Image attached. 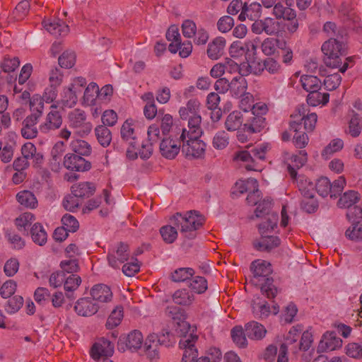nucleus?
<instances>
[{"instance_id": "obj_1", "label": "nucleus", "mask_w": 362, "mask_h": 362, "mask_svg": "<svg viewBox=\"0 0 362 362\" xmlns=\"http://www.w3.org/2000/svg\"><path fill=\"white\" fill-rule=\"evenodd\" d=\"M250 268L253 273L252 281L261 284V291L268 298H274L277 288L273 285L272 279L268 277L272 272L271 264L257 259L252 262Z\"/></svg>"}, {"instance_id": "obj_2", "label": "nucleus", "mask_w": 362, "mask_h": 362, "mask_svg": "<svg viewBox=\"0 0 362 362\" xmlns=\"http://www.w3.org/2000/svg\"><path fill=\"white\" fill-rule=\"evenodd\" d=\"M205 222V218L198 211H190L185 215L177 213L170 218V223L177 228L186 238H195V231L200 228Z\"/></svg>"}, {"instance_id": "obj_3", "label": "nucleus", "mask_w": 362, "mask_h": 362, "mask_svg": "<svg viewBox=\"0 0 362 362\" xmlns=\"http://www.w3.org/2000/svg\"><path fill=\"white\" fill-rule=\"evenodd\" d=\"M203 130L199 129L197 135L192 134L190 131L182 129L180 136L182 142V152L187 159H199L204 156L206 151V144L200 139Z\"/></svg>"}, {"instance_id": "obj_4", "label": "nucleus", "mask_w": 362, "mask_h": 362, "mask_svg": "<svg viewBox=\"0 0 362 362\" xmlns=\"http://www.w3.org/2000/svg\"><path fill=\"white\" fill-rule=\"evenodd\" d=\"M179 115L181 119L188 122L187 127L182 129L190 131V133L194 135L199 133V129H202L200 103L197 99H190L185 106L180 108Z\"/></svg>"}, {"instance_id": "obj_5", "label": "nucleus", "mask_w": 362, "mask_h": 362, "mask_svg": "<svg viewBox=\"0 0 362 362\" xmlns=\"http://www.w3.org/2000/svg\"><path fill=\"white\" fill-rule=\"evenodd\" d=\"M268 148V144H262L254 146L250 151H239L234 153L233 160L245 163V168L248 170H257V162L265 159Z\"/></svg>"}, {"instance_id": "obj_6", "label": "nucleus", "mask_w": 362, "mask_h": 362, "mask_svg": "<svg viewBox=\"0 0 362 362\" xmlns=\"http://www.w3.org/2000/svg\"><path fill=\"white\" fill-rule=\"evenodd\" d=\"M322 51L326 56L324 59L325 64L329 67L338 68L341 64L340 57L346 54V45L342 42L330 37L323 43Z\"/></svg>"}, {"instance_id": "obj_7", "label": "nucleus", "mask_w": 362, "mask_h": 362, "mask_svg": "<svg viewBox=\"0 0 362 362\" xmlns=\"http://www.w3.org/2000/svg\"><path fill=\"white\" fill-rule=\"evenodd\" d=\"M40 104L39 99H35V102L34 99L33 101V107H30L31 114L27 116L23 122L21 135L26 139H32L37 136L38 129L36 124L42 115V105Z\"/></svg>"}, {"instance_id": "obj_8", "label": "nucleus", "mask_w": 362, "mask_h": 362, "mask_svg": "<svg viewBox=\"0 0 362 362\" xmlns=\"http://www.w3.org/2000/svg\"><path fill=\"white\" fill-rule=\"evenodd\" d=\"M298 114L292 115L293 120L290 122V127L294 132L300 131L301 122L303 121L304 129L307 132H312L315 127L317 116L315 113H309L305 105L297 108Z\"/></svg>"}, {"instance_id": "obj_9", "label": "nucleus", "mask_w": 362, "mask_h": 362, "mask_svg": "<svg viewBox=\"0 0 362 362\" xmlns=\"http://www.w3.org/2000/svg\"><path fill=\"white\" fill-rule=\"evenodd\" d=\"M68 119L70 127L75 129L78 135L83 136L91 132L92 124L86 121L85 111L81 109H74L69 113Z\"/></svg>"}, {"instance_id": "obj_10", "label": "nucleus", "mask_w": 362, "mask_h": 362, "mask_svg": "<svg viewBox=\"0 0 362 362\" xmlns=\"http://www.w3.org/2000/svg\"><path fill=\"white\" fill-rule=\"evenodd\" d=\"M129 257L130 252L129 245L120 243L109 250L107 259L108 264L111 267L119 269L122 264L129 259Z\"/></svg>"}, {"instance_id": "obj_11", "label": "nucleus", "mask_w": 362, "mask_h": 362, "mask_svg": "<svg viewBox=\"0 0 362 362\" xmlns=\"http://www.w3.org/2000/svg\"><path fill=\"white\" fill-rule=\"evenodd\" d=\"M56 105L50 106V111L47 115L45 120L40 124L39 131L44 134H51L60 128L62 124V117L57 110Z\"/></svg>"}, {"instance_id": "obj_12", "label": "nucleus", "mask_w": 362, "mask_h": 362, "mask_svg": "<svg viewBox=\"0 0 362 362\" xmlns=\"http://www.w3.org/2000/svg\"><path fill=\"white\" fill-rule=\"evenodd\" d=\"M144 342L143 335L139 330H133L127 336L120 337L117 343L118 350L136 351L141 349Z\"/></svg>"}, {"instance_id": "obj_13", "label": "nucleus", "mask_w": 362, "mask_h": 362, "mask_svg": "<svg viewBox=\"0 0 362 362\" xmlns=\"http://www.w3.org/2000/svg\"><path fill=\"white\" fill-rule=\"evenodd\" d=\"M280 28L279 23L274 18L267 17L263 19H258L253 22L251 25V31L256 34L260 35L263 33L268 35H276L279 33Z\"/></svg>"}, {"instance_id": "obj_14", "label": "nucleus", "mask_w": 362, "mask_h": 362, "mask_svg": "<svg viewBox=\"0 0 362 362\" xmlns=\"http://www.w3.org/2000/svg\"><path fill=\"white\" fill-rule=\"evenodd\" d=\"M170 340L162 339L158 338V335L151 334L148 336L144 344V349L147 358L152 361L159 357V346L163 344L166 346H169Z\"/></svg>"}, {"instance_id": "obj_15", "label": "nucleus", "mask_w": 362, "mask_h": 362, "mask_svg": "<svg viewBox=\"0 0 362 362\" xmlns=\"http://www.w3.org/2000/svg\"><path fill=\"white\" fill-rule=\"evenodd\" d=\"M82 156L75 153H67L64 158V167L78 172L89 170L91 168V163Z\"/></svg>"}, {"instance_id": "obj_16", "label": "nucleus", "mask_w": 362, "mask_h": 362, "mask_svg": "<svg viewBox=\"0 0 362 362\" xmlns=\"http://www.w3.org/2000/svg\"><path fill=\"white\" fill-rule=\"evenodd\" d=\"M248 66L250 69V72L255 75H260L264 70L271 74H277L281 71L279 63L271 57L267 58L262 63L254 62Z\"/></svg>"}, {"instance_id": "obj_17", "label": "nucleus", "mask_w": 362, "mask_h": 362, "mask_svg": "<svg viewBox=\"0 0 362 362\" xmlns=\"http://www.w3.org/2000/svg\"><path fill=\"white\" fill-rule=\"evenodd\" d=\"M182 141L175 140L170 136L163 138L160 144L159 149L161 155L167 159H173L182 149L180 143Z\"/></svg>"}, {"instance_id": "obj_18", "label": "nucleus", "mask_w": 362, "mask_h": 362, "mask_svg": "<svg viewBox=\"0 0 362 362\" xmlns=\"http://www.w3.org/2000/svg\"><path fill=\"white\" fill-rule=\"evenodd\" d=\"M114 353V344L105 338H100L92 346L90 356L93 359L109 357Z\"/></svg>"}, {"instance_id": "obj_19", "label": "nucleus", "mask_w": 362, "mask_h": 362, "mask_svg": "<svg viewBox=\"0 0 362 362\" xmlns=\"http://www.w3.org/2000/svg\"><path fill=\"white\" fill-rule=\"evenodd\" d=\"M93 298L84 297L79 298L75 303L74 310L83 317H90L95 315L99 309L97 303L93 302Z\"/></svg>"}, {"instance_id": "obj_20", "label": "nucleus", "mask_w": 362, "mask_h": 362, "mask_svg": "<svg viewBox=\"0 0 362 362\" xmlns=\"http://www.w3.org/2000/svg\"><path fill=\"white\" fill-rule=\"evenodd\" d=\"M42 24L46 30L55 37L65 36L69 32V26L60 19L45 20Z\"/></svg>"}, {"instance_id": "obj_21", "label": "nucleus", "mask_w": 362, "mask_h": 362, "mask_svg": "<svg viewBox=\"0 0 362 362\" xmlns=\"http://www.w3.org/2000/svg\"><path fill=\"white\" fill-rule=\"evenodd\" d=\"M90 294L93 300L100 303H108L112 299V292L109 286L103 284L93 286Z\"/></svg>"}, {"instance_id": "obj_22", "label": "nucleus", "mask_w": 362, "mask_h": 362, "mask_svg": "<svg viewBox=\"0 0 362 362\" xmlns=\"http://www.w3.org/2000/svg\"><path fill=\"white\" fill-rule=\"evenodd\" d=\"M262 14V6L259 3H245V7L238 16L240 21H245L248 19L250 21H257Z\"/></svg>"}, {"instance_id": "obj_23", "label": "nucleus", "mask_w": 362, "mask_h": 362, "mask_svg": "<svg viewBox=\"0 0 362 362\" xmlns=\"http://www.w3.org/2000/svg\"><path fill=\"white\" fill-rule=\"evenodd\" d=\"M342 341L337 337L334 332H326L323 334L319 344V349L322 351H333L341 346Z\"/></svg>"}, {"instance_id": "obj_24", "label": "nucleus", "mask_w": 362, "mask_h": 362, "mask_svg": "<svg viewBox=\"0 0 362 362\" xmlns=\"http://www.w3.org/2000/svg\"><path fill=\"white\" fill-rule=\"evenodd\" d=\"M245 332L250 339L261 340L265 337L267 329L262 324L256 321H250L245 324Z\"/></svg>"}, {"instance_id": "obj_25", "label": "nucleus", "mask_w": 362, "mask_h": 362, "mask_svg": "<svg viewBox=\"0 0 362 362\" xmlns=\"http://www.w3.org/2000/svg\"><path fill=\"white\" fill-rule=\"evenodd\" d=\"M247 82L243 74L235 76L230 81V93L234 98H240L247 93Z\"/></svg>"}, {"instance_id": "obj_26", "label": "nucleus", "mask_w": 362, "mask_h": 362, "mask_svg": "<svg viewBox=\"0 0 362 362\" xmlns=\"http://www.w3.org/2000/svg\"><path fill=\"white\" fill-rule=\"evenodd\" d=\"M226 47V40L223 37L214 38L209 45L207 55L211 59H218L223 54Z\"/></svg>"}, {"instance_id": "obj_27", "label": "nucleus", "mask_w": 362, "mask_h": 362, "mask_svg": "<svg viewBox=\"0 0 362 362\" xmlns=\"http://www.w3.org/2000/svg\"><path fill=\"white\" fill-rule=\"evenodd\" d=\"M280 243V239L277 236L264 235L259 241L254 243V246L259 251L269 252L277 247Z\"/></svg>"}, {"instance_id": "obj_28", "label": "nucleus", "mask_w": 362, "mask_h": 362, "mask_svg": "<svg viewBox=\"0 0 362 362\" xmlns=\"http://www.w3.org/2000/svg\"><path fill=\"white\" fill-rule=\"evenodd\" d=\"M266 126L265 118L261 115H253L244 124V130L250 134L260 132Z\"/></svg>"}, {"instance_id": "obj_29", "label": "nucleus", "mask_w": 362, "mask_h": 362, "mask_svg": "<svg viewBox=\"0 0 362 362\" xmlns=\"http://www.w3.org/2000/svg\"><path fill=\"white\" fill-rule=\"evenodd\" d=\"M95 186L90 182H83L71 187V192L78 198L89 197L94 194Z\"/></svg>"}, {"instance_id": "obj_30", "label": "nucleus", "mask_w": 362, "mask_h": 362, "mask_svg": "<svg viewBox=\"0 0 362 362\" xmlns=\"http://www.w3.org/2000/svg\"><path fill=\"white\" fill-rule=\"evenodd\" d=\"M302 331L303 327L301 325H298L292 327L286 335L285 342L283 343L284 344H287V346H290V350L293 354H296L298 352V348L297 346H296V343L297 342Z\"/></svg>"}, {"instance_id": "obj_31", "label": "nucleus", "mask_w": 362, "mask_h": 362, "mask_svg": "<svg viewBox=\"0 0 362 362\" xmlns=\"http://www.w3.org/2000/svg\"><path fill=\"white\" fill-rule=\"evenodd\" d=\"M320 89L311 90L307 97V103L311 106L325 105L329 102V94L328 93H322Z\"/></svg>"}, {"instance_id": "obj_32", "label": "nucleus", "mask_w": 362, "mask_h": 362, "mask_svg": "<svg viewBox=\"0 0 362 362\" xmlns=\"http://www.w3.org/2000/svg\"><path fill=\"white\" fill-rule=\"evenodd\" d=\"M165 314L177 324L180 325L182 322L183 326L187 325V323L185 322L186 318L185 312L180 307L175 305H168L165 310Z\"/></svg>"}, {"instance_id": "obj_33", "label": "nucleus", "mask_w": 362, "mask_h": 362, "mask_svg": "<svg viewBox=\"0 0 362 362\" xmlns=\"http://www.w3.org/2000/svg\"><path fill=\"white\" fill-rule=\"evenodd\" d=\"M360 199L359 194L354 190H349L339 198L337 206L339 208H351Z\"/></svg>"}, {"instance_id": "obj_34", "label": "nucleus", "mask_w": 362, "mask_h": 362, "mask_svg": "<svg viewBox=\"0 0 362 362\" xmlns=\"http://www.w3.org/2000/svg\"><path fill=\"white\" fill-rule=\"evenodd\" d=\"M70 148L75 154L83 156H88L92 151L90 145L81 139L73 140L70 144Z\"/></svg>"}, {"instance_id": "obj_35", "label": "nucleus", "mask_w": 362, "mask_h": 362, "mask_svg": "<svg viewBox=\"0 0 362 362\" xmlns=\"http://www.w3.org/2000/svg\"><path fill=\"white\" fill-rule=\"evenodd\" d=\"M173 300L177 305L187 306L192 303L194 300V296L187 289H181L174 293Z\"/></svg>"}, {"instance_id": "obj_36", "label": "nucleus", "mask_w": 362, "mask_h": 362, "mask_svg": "<svg viewBox=\"0 0 362 362\" xmlns=\"http://www.w3.org/2000/svg\"><path fill=\"white\" fill-rule=\"evenodd\" d=\"M133 126L132 122L129 120H126L121 127V136L129 146H133V144L136 143V134Z\"/></svg>"}, {"instance_id": "obj_37", "label": "nucleus", "mask_w": 362, "mask_h": 362, "mask_svg": "<svg viewBox=\"0 0 362 362\" xmlns=\"http://www.w3.org/2000/svg\"><path fill=\"white\" fill-rule=\"evenodd\" d=\"M303 191L304 192V197H303L300 202L301 209L307 213L315 212L318 208V202L315 197V194L311 195L308 191H305L304 188H303Z\"/></svg>"}, {"instance_id": "obj_38", "label": "nucleus", "mask_w": 362, "mask_h": 362, "mask_svg": "<svg viewBox=\"0 0 362 362\" xmlns=\"http://www.w3.org/2000/svg\"><path fill=\"white\" fill-rule=\"evenodd\" d=\"M282 41L281 40L273 37L264 39L261 45L262 52L267 56L274 54L277 48L279 49L280 42H282Z\"/></svg>"}, {"instance_id": "obj_39", "label": "nucleus", "mask_w": 362, "mask_h": 362, "mask_svg": "<svg viewBox=\"0 0 362 362\" xmlns=\"http://www.w3.org/2000/svg\"><path fill=\"white\" fill-rule=\"evenodd\" d=\"M57 95V90L56 87H50L49 88H46L45 90V93H43V95L41 97L39 95H34L31 99H30V107H33V101L35 99L40 100V103H42V113L44 110V102H46L47 103H52L54 101V100L56 98Z\"/></svg>"}, {"instance_id": "obj_40", "label": "nucleus", "mask_w": 362, "mask_h": 362, "mask_svg": "<svg viewBox=\"0 0 362 362\" xmlns=\"http://www.w3.org/2000/svg\"><path fill=\"white\" fill-rule=\"evenodd\" d=\"M242 114L238 111H233L227 117L225 126L228 131L233 132L239 129L242 125Z\"/></svg>"}, {"instance_id": "obj_41", "label": "nucleus", "mask_w": 362, "mask_h": 362, "mask_svg": "<svg viewBox=\"0 0 362 362\" xmlns=\"http://www.w3.org/2000/svg\"><path fill=\"white\" fill-rule=\"evenodd\" d=\"M18 202L23 206L28 208H35L37 204V201L34 195L30 191H21L16 195Z\"/></svg>"}, {"instance_id": "obj_42", "label": "nucleus", "mask_w": 362, "mask_h": 362, "mask_svg": "<svg viewBox=\"0 0 362 362\" xmlns=\"http://www.w3.org/2000/svg\"><path fill=\"white\" fill-rule=\"evenodd\" d=\"M99 95L98 86L95 83H89L84 91V103L88 105H94L97 98H99Z\"/></svg>"}, {"instance_id": "obj_43", "label": "nucleus", "mask_w": 362, "mask_h": 362, "mask_svg": "<svg viewBox=\"0 0 362 362\" xmlns=\"http://www.w3.org/2000/svg\"><path fill=\"white\" fill-rule=\"evenodd\" d=\"M300 82L303 88L309 93L311 90L320 89L322 85L320 80L317 77L311 75L302 76Z\"/></svg>"}, {"instance_id": "obj_44", "label": "nucleus", "mask_w": 362, "mask_h": 362, "mask_svg": "<svg viewBox=\"0 0 362 362\" xmlns=\"http://www.w3.org/2000/svg\"><path fill=\"white\" fill-rule=\"evenodd\" d=\"M33 240L39 245H44L47 238V235L42 226L40 223H35L30 230Z\"/></svg>"}, {"instance_id": "obj_45", "label": "nucleus", "mask_w": 362, "mask_h": 362, "mask_svg": "<svg viewBox=\"0 0 362 362\" xmlns=\"http://www.w3.org/2000/svg\"><path fill=\"white\" fill-rule=\"evenodd\" d=\"M95 136L100 144L103 147L110 145L112 140V134L110 129L105 125L98 126L95 129Z\"/></svg>"}, {"instance_id": "obj_46", "label": "nucleus", "mask_w": 362, "mask_h": 362, "mask_svg": "<svg viewBox=\"0 0 362 362\" xmlns=\"http://www.w3.org/2000/svg\"><path fill=\"white\" fill-rule=\"evenodd\" d=\"M176 226L170 223V225L164 226L160 228V233L163 241L168 244L175 242L177 238V231Z\"/></svg>"}, {"instance_id": "obj_47", "label": "nucleus", "mask_w": 362, "mask_h": 362, "mask_svg": "<svg viewBox=\"0 0 362 362\" xmlns=\"http://www.w3.org/2000/svg\"><path fill=\"white\" fill-rule=\"evenodd\" d=\"M123 318V308L122 306H117L110 313L106 322L107 329H113L118 326Z\"/></svg>"}, {"instance_id": "obj_48", "label": "nucleus", "mask_w": 362, "mask_h": 362, "mask_svg": "<svg viewBox=\"0 0 362 362\" xmlns=\"http://www.w3.org/2000/svg\"><path fill=\"white\" fill-rule=\"evenodd\" d=\"M233 342L240 348H245L247 345V341L245 337V332L242 326L234 327L230 332Z\"/></svg>"}, {"instance_id": "obj_49", "label": "nucleus", "mask_w": 362, "mask_h": 362, "mask_svg": "<svg viewBox=\"0 0 362 362\" xmlns=\"http://www.w3.org/2000/svg\"><path fill=\"white\" fill-rule=\"evenodd\" d=\"M344 146V142L340 139H334L332 140L329 144L325 146L322 151V156L327 159L333 153L339 151Z\"/></svg>"}, {"instance_id": "obj_50", "label": "nucleus", "mask_w": 362, "mask_h": 362, "mask_svg": "<svg viewBox=\"0 0 362 362\" xmlns=\"http://www.w3.org/2000/svg\"><path fill=\"white\" fill-rule=\"evenodd\" d=\"M194 274V272L192 268H179L172 273L171 279L175 282L185 281L192 277Z\"/></svg>"}, {"instance_id": "obj_51", "label": "nucleus", "mask_w": 362, "mask_h": 362, "mask_svg": "<svg viewBox=\"0 0 362 362\" xmlns=\"http://www.w3.org/2000/svg\"><path fill=\"white\" fill-rule=\"evenodd\" d=\"M35 220V216L30 212H25L21 214L16 218V226L19 230H26V227L29 226Z\"/></svg>"}, {"instance_id": "obj_52", "label": "nucleus", "mask_w": 362, "mask_h": 362, "mask_svg": "<svg viewBox=\"0 0 362 362\" xmlns=\"http://www.w3.org/2000/svg\"><path fill=\"white\" fill-rule=\"evenodd\" d=\"M362 129V122L357 114H354L349 122L348 133L353 137L358 136Z\"/></svg>"}, {"instance_id": "obj_53", "label": "nucleus", "mask_w": 362, "mask_h": 362, "mask_svg": "<svg viewBox=\"0 0 362 362\" xmlns=\"http://www.w3.org/2000/svg\"><path fill=\"white\" fill-rule=\"evenodd\" d=\"M228 134L224 131H221L214 136L212 145L216 149L221 150L228 145Z\"/></svg>"}, {"instance_id": "obj_54", "label": "nucleus", "mask_w": 362, "mask_h": 362, "mask_svg": "<svg viewBox=\"0 0 362 362\" xmlns=\"http://www.w3.org/2000/svg\"><path fill=\"white\" fill-rule=\"evenodd\" d=\"M23 305V298L21 296H15L7 301L6 311L9 314L18 312Z\"/></svg>"}, {"instance_id": "obj_55", "label": "nucleus", "mask_w": 362, "mask_h": 362, "mask_svg": "<svg viewBox=\"0 0 362 362\" xmlns=\"http://www.w3.org/2000/svg\"><path fill=\"white\" fill-rule=\"evenodd\" d=\"M189 287L197 293H203L207 289V281L202 276H195L192 279Z\"/></svg>"}, {"instance_id": "obj_56", "label": "nucleus", "mask_w": 362, "mask_h": 362, "mask_svg": "<svg viewBox=\"0 0 362 362\" xmlns=\"http://www.w3.org/2000/svg\"><path fill=\"white\" fill-rule=\"evenodd\" d=\"M331 182L327 177H321L315 183V189L317 193L325 197L330 193Z\"/></svg>"}, {"instance_id": "obj_57", "label": "nucleus", "mask_w": 362, "mask_h": 362, "mask_svg": "<svg viewBox=\"0 0 362 362\" xmlns=\"http://www.w3.org/2000/svg\"><path fill=\"white\" fill-rule=\"evenodd\" d=\"M341 78L337 73L332 74L326 76L323 84L327 90L336 89L341 83Z\"/></svg>"}, {"instance_id": "obj_58", "label": "nucleus", "mask_w": 362, "mask_h": 362, "mask_svg": "<svg viewBox=\"0 0 362 362\" xmlns=\"http://www.w3.org/2000/svg\"><path fill=\"white\" fill-rule=\"evenodd\" d=\"M16 288L17 284L13 280H8L1 286L0 288V294L4 298H10L15 293Z\"/></svg>"}, {"instance_id": "obj_59", "label": "nucleus", "mask_w": 362, "mask_h": 362, "mask_svg": "<svg viewBox=\"0 0 362 362\" xmlns=\"http://www.w3.org/2000/svg\"><path fill=\"white\" fill-rule=\"evenodd\" d=\"M59 64L66 69L71 68L76 62V55L71 52H64L59 57Z\"/></svg>"}, {"instance_id": "obj_60", "label": "nucleus", "mask_w": 362, "mask_h": 362, "mask_svg": "<svg viewBox=\"0 0 362 362\" xmlns=\"http://www.w3.org/2000/svg\"><path fill=\"white\" fill-rule=\"evenodd\" d=\"M62 222L64 225V227H65V228L69 232L74 233L76 231L79 227L78 221L74 216L70 214H65L63 216Z\"/></svg>"}, {"instance_id": "obj_61", "label": "nucleus", "mask_w": 362, "mask_h": 362, "mask_svg": "<svg viewBox=\"0 0 362 362\" xmlns=\"http://www.w3.org/2000/svg\"><path fill=\"white\" fill-rule=\"evenodd\" d=\"M78 197L75 196L72 192L71 194L65 196L63 200V206L69 211H74L79 206Z\"/></svg>"}, {"instance_id": "obj_62", "label": "nucleus", "mask_w": 362, "mask_h": 362, "mask_svg": "<svg viewBox=\"0 0 362 362\" xmlns=\"http://www.w3.org/2000/svg\"><path fill=\"white\" fill-rule=\"evenodd\" d=\"M346 185V180L343 176L339 177L333 183L331 184L330 187V197H337V195L341 194Z\"/></svg>"}, {"instance_id": "obj_63", "label": "nucleus", "mask_w": 362, "mask_h": 362, "mask_svg": "<svg viewBox=\"0 0 362 362\" xmlns=\"http://www.w3.org/2000/svg\"><path fill=\"white\" fill-rule=\"evenodd\" d=\"M234 25V20L229 16L221 17L217 22L218 30L221 33H227L232 29Z\"/></svg>"}, {"instance_id": "obj_64", "label": "nucleus", "mask_w": 362, "mask_h": 362, "mask_svg": "<svg viewBox=\"0 0 362 362\" xmlns=\"http://www.w3.org/2000/svg\"><path fill=\"white\" fill-rule=\"evenodd\" d=\"M81 283V279L76 274H71L64 281V287L66 291H74Z\"/></svg>"}]
</instances>
